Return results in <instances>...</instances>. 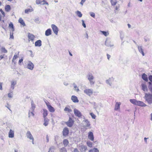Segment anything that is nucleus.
Listing matches in <instances>:
<instances>
[{
	"mask_svg": "<svg viewBox=\"0 0 152 152\" xmlns=\"http://www.w3.org/2000/svg\"><path fill=\"white\" fill-rule=\"evenodd\" d=\"M144 98L149 104H152V94L150 93H145Z\"/></svg>",
	"mask_w": 152,
	"mask_h": 152,
	"instance_id": "nucleus-1",
	"label": "nucleus"
},
{
	"mask_svg": "<svg viewBox=\"0 0 152 152\" xmlns=\"http://www.w3.org/2000/svg\"><path fill=\"white\" fill-rule=\"evenodd\" d=\"M86 77L89 81L91 85H93L94 84L95 81L94 80V77L91 73L88 72L86 75Z\"/></svg>",
	"mask_w": 152,
	"mask_h": 152,
	"instance_id": "nucleus-2",
	"label": "nucleus"
},
{
	"mask_svg": "<svg viewBox=\"0 0 152 152\" xmlns=\"http://www.w3.org/2000/svg\"><path fill=\"white\" fill-rule=\"evenodd\" d=\"M34 67V64L31 61H28L27 64L26 68L31 70H32Z\"/></svg>",
	"mask_w": 152,
	"mask_h": 152,
	"instance_id": "nucleus-3",
	"label": "nucleus"
},
{
	"mask_svg": "<svg viewBox=\"0 0 152 152\" xmlns=\"http://www.w3.org/2000/svg\"><path fill=\"white\" fill-rule=\"evenodd\" d=\"M84 93L90 96L93 93V90L91 89H86L84 90Z\"/></svg>",
	"mask_w": 152,
	"mask_h": 152,
	"instance_id": "nucleus-4",
	"label": "nucleus"
},
{
	"mask_svg": "<svg viewBox=\"0 0 152 152\" xmlns=\"http://www.w3.org/2000/svg\"><path fill=\"white\" fill-rule=\"evenodd\" d=\"M74 122V121L72 120V118L70 117L68 121L66 122L65 124L69 127H71L73 126Z\"/></svg>",
	"mask_w": 152,
	"mask_h": 152,
	"instance_id": "nucleus-5",
	"label": "nucleus"
},
{
	"mask_svg": "<svg viewBox=\"0 0 152 152\" xmlns=\"http://www.w3.org/2000/svg\"><path fill=\"white\" fill-rule=\"evenodd\" d=\"M46 104L49 111L51 113H53L55 111L54 108L48 102H45Z\"/></svg>",
	"mask_w": 152,
	"mask_h": 152,
	"instance_id": "nucleus-6",
	"label": "nucleus"
},
{
	"mask_svg": "<svg viewBox=\"0 0 152 152\" xmlns=\"http://www.w3.org/2000/svg\"><path fill=\"white\" fill-rule=\"evenodd\" d=\"M51 27L55 34L56 35H57L58 31V28L54 24H52L51 25Z\"/></svg>",
	"mask_w": 152,
	"mask_h": 152,
	"instance_id": "nucleus-7",
	"label": "nucleus"
},
{
	"mask_svg": "<svg viewBox=\"0 0 152 152\" xmlns=\"http://www.w3.org/2000/svg\"><path fill=\"white\" fill-rule=\"evenodd\" d=\"M74 113L75 116L79 118H80L82 116V115L81 112L78 110L75 109L74 110Z\"/></svg>",
	"mask_w": 152,
	"mask_h": 152,
	"instance_id": "nucleus-8",
	"label": "nucleus"
},
{
	"mask_svg": "<svg viewBox=\"0 0 152 152\" xmlns=\"http://www.w3.org/2000/svg\"><path fill=\"white\" fill-rule=\"evenodd\" d=\"M17 82L16 81L12 80L11 82V85L10 91L11 92H12V91L15 88V86Z\"/></svg>",
	"mask_w": 152,
	"mask_h": 152,
	"instance_id": "nucleus-9",
	"label": "nucleus"
},
{
	"mask_svg": "<svg viewBox=\"0 0 152 152\" xmlns=\"http://www.w3.org/2000/svg\"><path fill=\"white\" fill-rule=\"evenodd\" d=\"M141 89L144 92L148 91V88L146 83H143L141 84Z\"/></svg>",
	"mask_w": 152,
	"mask_h": 152,
	"instance_id": "nucleus-10",
	"label": "nucleus"
},
{
	"mask_svg": "<svg viewBox=\"0 0 152 152\" xmlns=\"http://www.w3.org/2000/svg\"><path fill=\"white\" fill-rule=\"evenodd\" d=\"M105 45L107 47H113L114 46L113 44L111 43L110 41L108 39H107L105 41Z\"/></svg>",
	"mask_w": 152,
	"mask_h": 152,
	"instance_id": "nucleus-11",
	"label": "nucleus"
},
{
	"mask_svg": "<svg viewBox=\"0 0 152 152\" xmlns=\"http://www.w3.org/2000/svg\"><path fill=\"white\" fill-rule=\"evenodd\" d=\"M69 130L67 127H65L63 131V135L64 136H66L68 134Z\"/></svg>",
	"mask_w": 152,
	"mask_h": 152,
	"instance_id": "nucleus-12",
	"label": "nucleus"
},
{
	"mask_svg": "<svg viewBox=\"0 0 152 152\" xmlns=\"http://www.w3.org/2000/svg\"><path fill=\"white\" fill-rule=\"evenodd\" d=\"M36 3L37 4H41L42 5L46 4L48 5V3L47 2H46L45 0H36Z\"/></svg>",
	"mask_w": 152,
	"mask_h": 152,
	"instance_id": "nucleus-13",
	"label": "nucleus"
},
{
	"mask_svg": "<svg viewBox=\"0 0 152 152\" xmlns=\"http://www.w3.org/2000/svg\"><path fill=\"white\" fill-rule=\"evenodd\" d=\"M88 138L92 141H94V137L93 134L92 132H89L88 135Z\"/></svg>",
	"mask_w": 152,
	"mask_h": 152,
	"instance_id": "nucleus-14",
	"label": "nucleus"
},
{
	"mask_svg": "<svg viewBox=\"0 0 152 152\" xmlns=\"http://www.w3.org/2000/svg\"><path fill=\"white\" fill-rule=\"evenodd\" d=\"M80 150L81 152H85L87 150L86 146L84 145H81L80 146Z\"/></svg>",
	"mask_w": 152,
	"mask_h": 152,
	"instance_id": "nucleus-15",
	"label": "nucleus"
},
{
	"mask_svg": "<svg viewBox=\"0 0 152 152\" xmlns=\"http://www.w3.org/2000/svg\"><path fill=\"white\" fill-rule=\"evenodd\" d=\"M26 136L30 140H34V138L30 131H28L26 134Z\"/></svg>",
	"mask_w": 152,
	"mask_h": 152,
	"instance_id": "nucleus-16",
	"label": "nucleus"
},
{
	"mask_svg": "<svg viewBox=\"0 0 152 152\" xmlns=\"http://www.w3.org/2000/svg\"><path fill=\"white\" fill-rule=\"evenodd\" d=\"M137 46L138 49V51L140 53H141L143 56L145 55L142 46H139L138 45H137Z\"/></svg>",
	"mask_w": 152,
	"mask_h": 152,
	"instance_id": "nucleus-17",
	"label": "nucleus"
},
{
	"mask_svg": "<svg viewBox=\"0 0 152 152\" xmlns=\"http://www.w3.org/2000/svg\"><path fill=\"white\" fill-rule=\"evenodd\" d=\"M14 136V132L12 129H10L8 134V136L10 138H13Z\"/></svg>",
	"mask_w": 152,
	"mask_h": 152,
	"instance_id": "nucleus-18",
	"label": "nucleus"
},
{
	"mask_svg": "<svg viewBox=\"0 0 152 152\" xmlns=\"http://www.w3.org/2000/svg\"><path fill=\"white\" fill-rule=\"evenodd\" d=\"M121 103L120 102H116L115 104L114 110H117L120 109V105Z\"/></svg>",
	"mask_w": 152,
	"mask_h": 152,
	"instance_id": "nucleus-19",
	"label": "nucleus"
},
{
	"mask_svg": "<svg viewBox=\"0 0 152 152\" xmlns=\"http://www.w3.org/2000/svg\"><path fill=\"white\" fill-rule=\"evenodd\" d=\"M71 99L75 103L78 102H79V100L77 97L75 96H72L71 97Z\"/></svg>",
	"mask_w": 152,
	"mask_h": 152,
	"instance_id": "nucleus-20",
	"label": "nucleus"
},
{
	"mask_svg": "<svg viewBox=\"0 0 152 152\" xmlns=\"http://www.w3.org/2000/svg\"><path fill=\"white\" fill-rule=\"evenodd\" d=\"M52 34V31L51 29L49 28L47 29L45 32V35L48 36Z\"/></svg>",
	"mask_w": 152,
	"mask_h": 152,
	"instance_id": "nucleus-21",
	"label": "nucleus"
},
{
	"mask_svg": "<svg viewBox=\"0 0 152 152\" xmlns=\"http://www.w3.org/2000/svg\"><path fill=\"white\" fill-rule=\"evenodd\" d=\"M35 46L40 47L42 45V41L40 40L37 41L35 43Z\"/></svg>",
	"mask_w": 152,
	"mask_h": 152,
	"instance_id": "nucleus-22",
	"label": "nucleus"
},
{
	"mask_svg": "<svg viewBox=\"0 0 152 152\" xmlns=\"http://www.w3.org/2000/svg\"><path fill=\"white\" fill-rule=\"evenodd\" d=\"M142 78L146 82H148V77L147 75L145 73H143L142 76Z\"/></svg>",
	"mask_w": 152,
	"mask_h": 152,
	"instance_id": "nucleus-23",
	"label": "nucleus"
},
{
	"mask_svg": "<svg viewBox=\"0 0 152 152\" xmlns=\"http://www.w3.org/2000/svg\"><path fill=\"white\" fill-rule=\"evenodd\" d=\"M113 80V78H109L108 80H106V83L109 85L110 86H111L112 84V82Z\"/></svg>",
	"mask_w": 152,
	"mask_h": 152,
	"instance_id": "nucleus-24",
	"label": "nucleus"
},
{
	"mask_svg": "<svg viewBox=\"0 0 152 152\" xmlns=\"http://www.w3.org/2000/svg\"><path fill=\"white\" fill-rule=\"evenodd\" d=\"M43 117L44 118H46V116L48 115V111L46 109H43Z\"/></svg>",
	"mask_w": 152,
	"mask_h": 152,
	"instance_id": "nucleus-25",
	"label": "nucleus"
},
{
	"mask_svg": "<svg viewBox=\"0 0 152 152\" xmlns=\"http://www.w3.org/2000/svg\"><path fill=\"white\" fill-rule=\"evenodd\" d=\"M35 108V105L34 104V102L33 101H32L31 102V107L29 110V112L31 110L34 111Z\"/></svg>",
	"mask_w": 152,
	"mask_h": 152,
	"instance_id": "nucleus-26",
	"label": "nucleus"
},
{
	"mask_svg": "<svg viewBox=\"0 0 152 152\" xmlns=\"http://www.w3.org/2000/svg\"><path fill=\"white\" fill-rule=\"evenodd\" d=\"M49 120L47 118H44V123L43 125L45 126H47L48 124V122Z\"/></svg>",
	"mask_w": 152,
	"mask_h": 152,
	"instance_id": "nucleus-27",
	"label": "nucleus"
},
{
	"mask_svg": "<svg viewBox=\"0 0 152 152\" xmlns=\"http://www.w3.org/2000/svg\"><path fill=\"white\" fill-rule=\"evenodd\" d=\"M18 22L20 23L23 26H26V24L24 22L23 19L21 18H19L18 20Z\"/></svg>",
	"mask_w": 152,
	"mask_h": 152,
	"instance_id": "nucleus-28",
	"label": "nucleus"
},
{
	"mask_svg": "<svg viewBox=\"0 0 152 152\" xmlns=\"http://www.w3.org/2000/svg\"><path fill=\"white\" fill-rule=\"evenodd\" d=\"M28 38L29 39L31 40L32 41H33L34 39V36L33 34L29 33L28 35Z\"/></svg>",
	"mask_w": 152,
	"mask_h": 152,
	"instance_id": "nucleus-29",
	"label": "nucleus"
},
{
	"mask_svg": "<svg viewBox=\"0 0 152 152\" xmlns=\"http://www.w3.org/2000/svg\"><path fill=\"white\" fill-rule=\"evenodd\" d=\"M83 121H84L86 123V126L88 128H91V127H90V124L89 122L87 120Z\"/></svg>",
	"mask_w": 152,
	"mask_h": 152,
	"instance_id": "nucleus-30",
	"label": "nucleus"
},
{
	"mask_svg": "<svg viewBox=\"0 0 152 152\" xmlns=\"http://www.w3.org/2000/svg\"><path fill=\"white\" fill-rule=\"evenodd\" d=\"M69 142L66 139H64L63 140V144L65 147L67 146L69 144Z\"/></svg>",
	"mask_w": 152,
	"mask_h": 152,
	"instance_id": "nucleus-31",
	"label": "nucleus"
},
{
	"mask_svg": "<svg viewBox=\"0 0 152 152\" xmlns=\"http://www.w3.org/2000/svg\"><path fill=\"white\" fill-rule=\"evenodd\" d=\"M33 8L30 9L28 8V9H26L25 10V12L26 13L28 14L29 12H31L33 11Z\"/></svg>",
	"mask_w": 152,
	"mask_h": 152,
	"instance_id": "nucleus-32",
	"label": "nucleus"
},
{
	"mask_svg": "<svg viewBox=\"0 0 152 152\" xmlns=\"http://www.w3.org/2000/svg\"><path fill=\"white\" fill-rule=\"evenodd\" d=\"M10 6L9 5H7L5 6V10L7 12H9L10 10Z\"/></svg>",
	"mask_w": 152,
	"mask_h": 152,
	"instance_id": "nucleus-33",
	"label": "nucleus"
},
{
	"mask_svg": "<svg viewBox=\"0 0 152 152\" xmlns=\"http://www.w3.org/2000/svg\"><path fill=\"white\" fill-rule=\"evenodd\" d=\"M87 145L89 147L91 148L93 146V143L89 141H88L86 142Z\"/></svg>",
	"mask_w": 152,
	"mask_h": 152,
	"instance_id": "nucleus-34",
	"label": "nucleus"
},
{
	"mask_svg": "<svg viewBox=\"0 0 152 152\" xmlns=\"http://www.w3.org/2000/svg\"><path fill=\"white\" fill-rule=\"evenodd\" d=\"M89 152H99V151L97 148H94L93 149L90 150Z\"/></svg>",
	"mask_w": 152,
	"mask_h": 152,
	"instance_id": "nucleus-35",
	"label": "nucleus"
},
{
	"mask_svg": "<svg viewBox=\"0 0 152 152\" xmlns=\"http://www.w3.org/2000/svg\"><path fill=\"white\" fill-rule=\"evenodd\" d=\"M148 83L149 84L148 88L150 91L152 93V84L151 82H149Z\"/></svg>",
	"mask_w": 152,
	"mask_h": 152,
	"instance_id": "nucleus-36",
	"label": "nucleus"
},
{
	"mask_svg": "<svg viewBox=\"0 0 152 152\" xmlns=\"http://www.w3.org/2000/svg\"><path fill=\"white\" fill-rule=\"evenodd\" d=\"M76 13L79 17L80 18L82 17V14L80 11H77L76 12Z\"/></svg>",
	"mask_w": 152,
	"mask_h": 152,
	"instance_id": "nucleus-37",
	"label": "nucleus"
},
{
	"mask_svg": "<svg viewBox=\"0 0 152 152\" xmlns=\"http://www.w3.org/2000/svg\"><path fill=\"white\" fill-rule=\"evenodd\" d=\"M73 85L74 86V89L77 92H78L79 91V89L78 88V87L76 85L75 83H74L73 84Z\"/></svg>",
	"mask_w": 152,
	"mask_h": 152,
	"instance_id": "nucleus-38",
	"label": "nucleus"
},
{
	"mask_svg": "<svg viewBox=\"0 0 152 152\" xmlns=\"http://www.w3.org/2000/svg\"><path fill=\"white\" fill-rule=\"evenodd\" d=\"M34 111H30V112H29V111L28 112V117H30L31 116H34V113H33Z\"/></svg>",
	"mask_w": 152,
	"mask_h": 152,
	"instance_id": "nucleus-39",
	"label": "nucleus"
},
{
	"mask_svg": "<svg viewBox=\"0 0 152 152\" xmlns=\"http://www.w3.org/2000/svg\"><path fill=\"white\" fill-rule=\"evenodd\" d=\"M111 4L113 6H114L117 3L116 0H110Z\"/></svg>",
	"mask_w": 152,
	"mask_h": 152,
	"instance_id": "nucleus-40",
	"label": "nucleus"
},
{
	"mask_svg": "<svg viewBox=\"0 0 152 152\" xmlns=\"http://www.w3.org/2000/svg\"><path fill=\"white\" fill-rule=\"evenodd\" d=\"M129 101L132 103L133 104H134L135 105L136 102L137 101L136 99H130Z\"/></svg>",
	"mask_w": 152,
	"mask_h": 152,
	"instance_id": "nucleus-41",
	"label": "nucleus"
},
{
	"mask_svg": "<svg viewBox=\"0 0 152 152\" xmlns=\"http://www.w3.org/2000/svg\"><path fill=\"white\" fill-rule=\"evenodd\" d=\"M9 27L10 28H12V31H14V28L13 25L12 23L11 22L9 24Z\"/></svg>",
	"mask_w": 152,
	"mask_h": 152,
	"instance_id": "nucleus-42",
	"label": "nucleus"
},
{
	"mask_svg": "<svg viewBox=\"0 0 152 152\" xmlns=\"http://www.w3.org/2000/svg\"><path fill=\"white\" fill-rule=\"evenodd\" d=\"M147 106V105L145 103L140 101L139 106H140L142 107H145Z\"/></svg>",
	"mask_w": 152,
	"mask_h": 152,
	"instance_id": "nucleus-43",
	"label": "nucleus"
},
{
	"mask_svg": "<svg viewBox=\"0 0 152 152\" xmlns=\"http://www.w3.org/2000/svg\"><path fill=\"white\" fill-rule=\"evenodd\" d=\"M1 50L2 52L4 53H7V50L5 49V48L2 47L1 48Z\"/></svg>",
	"mask_w": 152,
	"mask_h": 152,
	"instance_id": "nucleus-44",
	"label": "nucleus"
},
{
	"mask_svg": "<svg viewBox=\"0 0 152 152\" xmlns=\"http://www.w3.org/2000/svg\"><path fill=\"white\" fill-rule=\"evenodd\" d=\"M60 152H67V151L66 148L63 147L60 149Z\"/></svg>",
	"mask_w": 152,
	"mask_h": 152,
	"instance_id": "nucleus-45",
	"label": "nucleus"
},
{
	"mask_svg": "<svg viewBox=\"0 0 152 152\" xmlns=\"http://www.w3.org/2000/svg\"><path fill=\"white\" fill-rule=\"evenodd\" d=\"M120 6L119 5H118V6L117 5L115 8V13H118V11L119 10V8Z\"/></svg>",
	"mask_w": 152,
	"mask_h": 152,
	"instance_id": "nucleus-46",
	"label": "nucleus"
},
{
	"mask_svg": "<svg viewBox=\"0 0 152 152\" xmlns=\"http://www.w3.org/2000/svg\"><path fill=\"white\" fill-rule=\"evenodd\" d=\"M64 111H68L69 112H70L72 111V110L67 107H66L64 109Z\"/></svg>",
	"mask_w": 152,
	"mask_h": 152,
	"instance_id": "nucleus-47",
	"label": "nucleus"
},
{
	"mask_svg": "<svg viewBox=\"0 0 152 152\" xmlns=\"http://www.w3.org/2000/svg\"><path fill=\"white\" fill-rule=\"evenodd\" d=\"M55 149L54 147L53 146L50 147L49 149L48 152H53L54 150Z\"/></svg>",
	"mask_w": 152,
	"mask_h": 152,
	"instance_id": "nucleus-48",
	"label": "nucleus"
},
{
	"mask_svg": "<svg viewBox=\"0 0 152 152\" xmlns=\"http://www.w3.org/2000/svg\"><path fill=\"white\" fill-rule=\"evenodd\" d=\"M101 32L102 33V34L104 35L105 36H107L109 34L108 33H107V32L104 31H102Z\"/></svg>",
	"mask_w": 152,
	"mask_h": 152,
	"instance_id": "nucleus-49",
	"label": "nucleus"
},
{
	"mask_svg": "<svg viewBox=\"0 0 152 152\" xmlns=\"http://www.w3.org/2000/svg\"><path fill=\"white\" fill-rule=\"evenodd\" d=\"M120 37L121 39L122 40L124 37V35L122 32L120 33Z\"/></svg>",
	"mask_w": 152,
	"mask_h": 152,
	"instance_id": "nucleus-50",
	"label": "nucleus"
},
{
	"mask_svg": "<svg viewBox=\"0 0 152 152\" xmlns=\"http://www.w3.org/2000/svg\"><path fill=\"white\" fill-rule=\"evenodd\" d=\"M90 115H91V116L92 118H93V119L95 118L96 117V116L93 113H90Z\"/></svg>",
	"mask_w": 152,
	"mask_h": 152,
	"instance_id": "nucleus-51",
	"label": "nucleus"
},
{
	"mask_svg": "<svg viewBox=\"0 0 152 152\" xmlns=\"http://www.w3.org/2000/svg\"><path fill=\"white\" fill-rule=\"evenodd\" d=\"M34 21L35 23H39L40 22V21L39 18L35 19L34 20Z\"/></svg>",
	"mask_w": 152,
	"mask_h": 152,
	"instance_id": "nucleus-52",
	"label": "nucleus"
},
{
	"mask_svg": "<svg viewBox=\"0 0 152 152\" xmlns=\"http://www.w3.org/2000/svg\"><path fill=\"white\" fill-rule=\"evenodd\" d=\"M90 14L91 16L93 18H95V14L93 12H90Z\"/></svg>",
	"mask_w": 152,
	"mask_h": 152,
	"instance_id": "nucleus-53",
	"label": "nucleus"
},
{
	"mask_svg": "<svg viewBox=\"0 0 152 152\" xmlns=\"http://www.w3.org/2000/svg\"><path fill=\"white\" fill-rule=\"evenodd\" d=\"M30 53V56L31 57H33L34 56V54L33 53V52L31 50H29L28 51Z\"/></svg>",
	"mask_w": 152,
	"mask_h": 152,
	"instance_id": "nucleus-54",
	"label": "nucleus"
},
{
	"mask_svg": "<svg viewBox=\"0 0 152 152\" xmlns=\"http://www.w3.org/2000/svg\"><path fill=\"white\" fill-rule=\"evenodd\" d=\"M14 39V36L13 35V33H10V39Z\"/></svg>",
	"mask_w": 152,
	"mask_h": 152,
	"instance_id": "nucleus-55",
	"label": "nucleus"
},
{
	"mask_svg": "<svg viewBox=\"0 0 152 152\" xmlns=\"http://www.w3.org/2000/svg\"><path fill=\"white\" fill-rule=\"evenodd\" d=\"M82 25L83 26V27L85 28H86V26L85 23L84 21V20H82Z\"/></svg>",
	"mask_w": 152,
	"mask_h": 152,
	"instance_id": "nucleus-56",
	"label": "nucleus"
},
{
	"mask_svg": "<svg viewBox=\"0 0 152 152\" xmlns=\"http://www.w3.org/2000/svg\"><path fill=\"white\" fill-rule=\"evenodd\" d=\"M148 79L149 80L151 81V82H152V75H150L148 77Z\"/></svg>",
	"mask_w": 152,
	"mask_h": 152,
	"instance_id": "nucleus-57",
	"label": "nucleus"
},
{
	"mask_svg": "<svg viewBox=\"0 0 152 152\" xmlns=\"http://www.w3.org/2000/svg\"><path fill=\"white\" fill-rule=\"evenodd\" d=\"M140 101H137V100L135 105L139 106L140 104Z\"/></svg>",
	"mask_w": 152,
	"mask_h": 152,
	"instance_id": "nucleus-58",
	"label": "nucleus"
},
{
	"mask_svg": "<svg viewBox=\"0 0 152 152\" xmlns=\"http://www.w3.org/2000/svg\"><path fill=\"white\" fill-rule=\"evenodd\" d=\"M107 59L109 60V59H110V58L111 57L110 55L108 54H107Z\"/></svg>",
	"mask_w": 152,
	"mask_h": 152,
	"instance_id": "nucleus-59",
	"label": "nucleus"
},
{
	"mask_svg": "<svg viewBox=\"0 0 152 152\" xmlns=\"http://www.w3.org/2000/svg\"><path fill=\"white\" fill-rule=\"evenodd\" d=\"M17 58L18 56H17V55H15L13 57V60L16 59Z\"/></svg>",
	"mask_w": 152,
	"mask_h": 152,
	"instance_id": "nucleus-60",
	"label": "nucleus"
},
{
	"mask_svg": "<svg viewBox=\"0 0 152 152\" xmlns=\"http://www.w3.org/2000/svg\"><path fill=\"white\" fill-rule=\"evenodd\" d=\"M23 59L22 58L20 59L19 60V62H18V63H21V62H22V61H23Z\"/></svg>",
	"mask_w": 152,
	"mask_h": 152,
	"instance_id": "nucleus-61",
	"label": "nucleus"
},
{
	"mask_svg": "<svg viewBox=\"0 0 152 152\" xmlns=\"http://www.w3.org/2000/svg\"><path fill=\"white\" fill-rule=\"evenodd\" d=\"M74 152H79L78 150L76 148L74 149Z\"/></svg>",
	"mask_w": 152,
	"mask_h": 152,
	"instance_id": "nucleus-62",
	"label": "nucleus"
},
{
	"mask_svg": "<svg viewBox=\"0 0 152 152\" xmlns=\"http://www.w3.org/2000/svg\"><path fill=\"white\" fill-rule=\"evenodd\" d=\"M8 97L9 98H11L12 97V96L11 94L10 93H9L8 94Z\"/></svg>",
	"mask_w": 152,
	"mask_h": 152,
	"instance_id": "nucleus-63",
	"label": "nucleus"
},
{
	"mask_svg": "<svg viewBox=\"0 0 152 152\" xmlns=\"http://www.w3.org/2000/svg\"><path fill=\"white\" fill-rule=\"evenodd\" d=\"M64 84L66 86H67L69 84H68V83H67L64 82Z\"/></svg>",
	"mask_w": 152,
	"mask_h": 152,
	"instance_id": "nucleus-64",
	"label": "nucleus"
}]
</instances>
